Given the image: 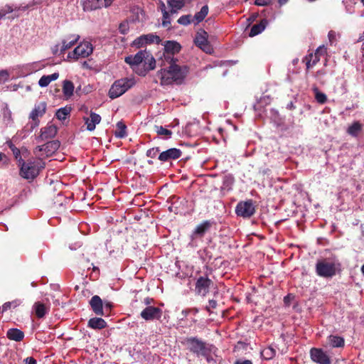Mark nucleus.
<instances>
[{
	"instance_id": "49530a36",
	"label": "nucleus",
	"mask_w": 364,
	"mask_h": 364,
	"mask_svg": "<svg viewBox=\"0 0 364 364\" xmlns=\"http://www.w3.org/2000/svg\"><path fill=\"white\" fill-rule=\"evenodd\" d=\"M113 307V304L110 301L103 302V311L105 313V316H107L111 311L112 308Z\"/></svg>"
},
{
	"instance_id": "052dcab7",
	"label": "nucleus",
	"mask_w": 364,
	"mask_h": 364,
	"mask_svg": "<svg viewBox=\"0 0 364 364\" xmlns=\"http://www.w3.org/2000/svg\"><path fill=\"white\" fill-rule=\"evenodd\" d=\"M8 159L6 156L2 153H0V161H3L4 164H8Z\"/></svg>"
},
{
	"instance_id": "a211bd4d",
	"label": "nucleus",
	"mask_w": 364,
	"mask_h": 364,
	"mask_svg": "<svg viewBox=\"0 0 364 364\" xmlns=\"http://www.w3.org/2000/svg\"><path fill=\"white\" fill-rule=\"evenodd\" d=\"M58 132V128L54 124H47L45 127L41 129V134L37 137L38 141H44L52 139L55 136Z\"/></svg>"
},
{
	"instance_id": "c03bdc74",
	"label": "nucleus",
	"mask_w": 364,
	"mask_h": 364,
	"mask_svg": "<svg viewBox=\"0 0 364 364\" xmlns=\"http://www.w3.org/2000/svg\"><path fill=\"white\" fill-rule=\"evenodd\" d=\"M145 37H143V35L136 38L133 42V46L136 48L142 47L143 46L147 44V41H144Z\"/></svg>"
},
{
	"instance_id": "f257e3e1",
	"label": "nucleus",
	"mask_w": 364,
	"mask_h": 364,
	"mask_svg": "<svg viewBox=\"0 0 364 364\" xmlns=\"http://www.w3.org/2000/svg\"><path fill=\"white\" fill-rule=\"evenodd\" d=\"M178 60L166 61L169 66L168 69L161 68L158 72V76L162 85H171L173 82L181 84L188 73L187 66H180L176 64Z\"/></svg>"
},
{
	"instance_id": "9d476101",
	"label": "nucleus",
	"mask_w": 364,
	"mask_h": 364,
	"mask_svg": "<svg viewBox=\"0 0 364 364\" xmlns=\"http://www.w3.org/2000/svg\"><path fill=\"white\" fill-rule=\"evenodd\" d=\"M255 212V208L252 200L239 202L235 208V213L237 216L242 218H250Z\"/></svg>"
},
{
	"instance_id": "c85d7f7f",
	"label": "nucleus",
	"mask_w": 364,
	"mask_h": 364,
	"mask_svg": "<svg viewBox=\"0 0 364 364\" xmlns=\"http://www.w3.org/2000/svg\"><path fill=\"white\" fill-rule=\"evenodd\" d=\"M58 77V73H54L49 75H43L38 81V85L41 87H45L48 86L50 83V82L57 80Z\"/></svg>"
},
{
	"instance_id": "4d7b16f0",
	"label": "nucleus",
	"mask_w": 364,
	"mask_h": 364,
	"mask_svg": "<svg viewBox=\"0 0 364 364\" xmlns=\"http://www.w3.org/2000/svg\"><path fill=\"white\" fill-rule=\"evenodd\" d=\"M106 220L108 223H110L112 225H117L118 220L117 219L115 222H114V218L112 216H107L106 217Z\"/></svg>"
},
{
	"instance_id": "4c0bfd02",
	"label": "nucleus",
	"mask_w": 364,
	"mask_h": 364,
	"mask_svg": "<svg viewBox=\"0 0 364 364\" xmlns=\"http://www.w3.org/2000/svg\"><path fill=\"white\" fill-rule=\"evenodd\" d=\"M313 91L315 93V98L318 103L324 104L326 102V95L324 93L319 92L317 87H313Z\"/></svg>"
},
{
	"instance_id": "338daca9",
	"label": "nucleus",
	"mask_w": 364,
	"mask_h": 364,
	"mask_svg": "<svg viewBox=\"0 0 364 364\" xmlns=\"http://www.w3.org/2000/svg\"><path fill=\"white\" fill-rule=\"evenodd\" d=\"M32 5L28 4L27 6L22 7L21 10L26 11V9H28ZM18 9L19 10V9H21V8L19 7V8H18Z\"/></svg>"
},
{
	"instance_id": "0e129e2a",
	"label": "nucleus",
	"mask_w": 364,
	"mask_h": 364,
	"mask_svg": "<svg viewBox=\"0 0 364 364\" xmlns=\"http://www.w3.org/2000/svg\"><path fill=\"white\" fill-rule=\"evenodd\" d=\"M328 38L330 41H331L335 38V33L333 31H329L328 33Z\"/></svg>"
},
{
	"instance_id": "5fc2aeb1",
	"label": "nucleus",
	"mask_w": 364,
	"mask_h": 364,
	"mask_svg": "<svg viewBox=\"0 0 364 364\" xmlns=\"http://www.w3.org/2000/svg\"><path fill=\"white\" fill-rule=\"evenodd\" d=\"M25 364H37V362L33 357H28L25 359Z\"/></svg>"
},
{
	"instance_id": "bb28decb",
	"label": "nucleus",
	"mask_w": 364,
	"mask_h": 364,
	"mask_svg": "<svg viewBox=\"0 0 364 364\" xmlns=\"http://www.w3.org/2000/svg\"><path fill=\"white\" fill-rule=\"evenodd\" d=\"M6 336L10 340L19 342L23 339L24 333L18 328H10L7 331Z\"/></svg>"
},
{
	"instance_id": "423d86ee",
	"label": "nucleus",
	"mask_w": 364,
	"mask_h": 364,
	"mask_svg": "<svg viewBox=\"0 0 364 364\" xmlns=\"http://www.w3.org/2000/svg\"><path fill=\"white\" fill-rule=\"evenodd\" d=\"M209 11V8L208 5H204L200 9V11L196 12L194 16L192 18V16L190 14L181 16L177 21V22L183 26H188L192 22L198 24L203 21L204 18L206 17Z\"/></svg>"
},
{
	"instance_id": "79ce46f5",
	"label": "nucleus",
	"mask_w": 364,
	"mask_h": 364,
	"mask_svg": "<svg viewBox=\"0 0 364 364\" xmlns=\"http://www.w3.org/2000/svg\"><path fill=\"white\" fill-rule=\"evenodd\" d=\"M161 11L163 13L162 25L164 27H168L171 24V21H169V13L166 11L165 5L164 3H162Z\"/></svg>"
},
{
	"instance_id": "aec40b11",
	"label": "nucleus",
	"mask_w": 364,
	"mask_h": 364,
	"mask_svg": "<svg viewBox=\"0 0 364 364\" xmlns=\"http://www.w3.org/2000/svg\"><path fill=\"white\" fill-rule=\"evenodd\" d=\"M182 152L176 148H171L161 152L159 156V160L161 161H168L170 160H176L181 156Z\"/></svg>"
},
{
	"instance_id": "7ed1b4c3",
	"label": "nucleus",
	"mask_w": 364,
	"mask_h": 364,
	"mask_svg": "<svg viewBox=\"0 0 364 364\" xmlns=\"http://www.w3.org/2000/svg\"><path fill=\"white\" fill-rule=\"evenodd\" d=\"M341 271L338 262H331L326 259L318 260L316 264V272L318 276L323 278H332Z\"/></svg>"
},
{
	"instance_id": "0eeeda50",
	"label": "nucleus",
	"mask_w": 364,
	"mask_h": 364,
	"mask_svg": "<svg viewBox=\"0 0 364 364\" xmlns=\"http://www.w3.org/2000/svg\"><path fill=\"white\" fill-rule=\"evenodd\" d=\"M93 47L91 43L84 41L80 43L72 53L68 55V58H73L77 60L79 58H87L92 53Z\"/></svg>"
},
{
	"instance_id": "6ab92c4d",
	"label": "nucleus",
	"mask_w": 364,
	"mask_h": 364,
	"mask_svg": "<svg viewBox=\"0 0 364 364\" xmlns=\"http://www.w3.org/2000/svg\"><path fill=\"white\" fill-rule=\"evenodd\" d=\"M144 62L145 68L140 69L139 71H136V73L140 76H145L148 71L152 70L156 68V60L153 57L152 54L148 50Z\"/></svg>"
},
{
	"instance_id": "a878e982",
	"label": "nucleus",
	"mask_w": 364,
	"mask_h": 364,
	"mask_svg": "<svg viewBox=\"0 0 364 364\" xmlns=\"http://www.w3.org/2000/svg\"><path fill=\"white\" fill-rule=\"evenodd\" d=\"M60 141L58 140H53L45 144L44 152L46 156H50L60 147Z\"/></svg>"
},
{
	"instance_id": "c756f323",
	"label": "nucleus",
	"mask_w": 364,
	"mask_h": 364,
	"mask_svg": "<svg viewBox=\"0 0 364 364\" xmlns=\"http://www.w3.org/2000/svg\"><path fill=\"white\" fill-rule=\"evenodd\" d=\"M363 126L358 122H354L347 129V133L354 137L358 136L359 133L362 131Z\"/></svg>"
},
{
	"instance_id": "c9c22d12",
	"label": "nucleus",
	"mask_w": 364,
	"mask_h": 364,
	"mask_svg": "<svg viewBox=\"0 0 364 364\" xmlns=\"http://www.w3.org/2000/svg\"><path fill=\"white\" fill-rule=\"evenodd\" d=\"M154 129L158 135L164 136L165 139H169L172 135V132L171 130L167 129L162 126L155 125Z\"/></svg>"
},
{
	"instance_id": "4be33fe9",
	"label": "nucleus",
	"mask_w": 364,
	"mask_h": 364,
	"mask_svg": "<svg viewBox=\"0 0 364 364\" xmlns=\"http://www.w3.org/2000/svg\"><path fill=\"white\" fill-rule=\"evenodd\" d=\"M80 39L77 34H70L66 36L65 39L62 41V46L60 47V55H64L65 52L77 43Z\"/></svg>"
},
{
	"instance_id": "6e6552de",
	"label": "nucleus",
	"mask_w": 364,
	"mask_h": 364,
	"mask_svg": "<svg viewBox=\"0 0 364 364\" xmlns=\"http://www.w3.org/2000/svg\"><path fill=\"white\" fill-rule=\"evenodd\" d=\"M114 0H80L84 11H92L102 7H109Z\"/></svg>"
},
{
	"instance_id": "2f4dec72",
	"label": "nucleus",
	"mask_w": 364,
	"mask_h": 364,
	"mask_svg": "<svg viewBox=\"0 0 364 364\" xmlns=\"http://www.w3.org/2000/svg\"><path fill=\"white\" fill-rule=\"evenodd\" d=\"M74 85L68 80H64L63 85V92L65 97H70L73 95Z\"/></svg>"
},
{
	"instance_id": "3c124183",
	"label": "nucleus",
	"mask_w": 364,
	"mask_h": 364,
	"mask_svg": "<svg viewBox=\"0 0 364 364\" xmlns=\"http://www.w3.org/2000/svg\"><path fill=\"white\" fill-rule=\"evenodd\" d=\"M209 306L205 307V309L210 312V309H215L217 306V301L214 299H210L208 301Z\"/></svg>"
},
{
	"instance_id": "de8ad7c7",
	"label": "nucleus",
	"mask_w": 364,
	"mask_h": 364,
	"mask_svg": "<svg viewBox=\"0 0 364 364\" xmlns=\"http://www.w3.org/2000/svg\"><path fill=\"white\" fill-rule=\"evenodd\" d=\"M272 0H255L254 4L259 6H265L271 4Z\"/></svg>"
},
{
	"instance_id": "ea45409f",
	"label": "nucleus",
	"mask_w": 364,
	"mask_h": 364,
	"mask_svg": "<svg viewBox=\"0 0 364 364\" xmlns=\"http://www.w3.org/2000/svg\"><path fill=\"white\" fill-rule=\"evenodd\" d=\"M6 144L11 150L15 159L18 161V159L21 158V151L17 147H16V146L12 143L11 141H8L6 142Z\"/></svg>"
},
{
	"instance_id": "ddd939ff",
	"label": "nucleus",
	"mask_w": 364,
	"mask_h": 364,
	"mask_svg": "<svg viewBox=\"0 0 364 364\" xmlns=\"http://www.w3.org/2000/svg\"><path fill=\"white\" fill-rule=\"evenodd\" d=\"M326 53V49L325 47L319 46L315 51V53H311L309 55H306L303 60V62H305L306 70H309L311 68L314 67L316 65V63L320 60L321 55H325Z\"/></svg>"
},
{
	"instance_id": "dca6fc26",
	"label": "nucleus",
	"mask_w": 364,
	"mask_h": 364,
	"mask_svg": "<svg viewBox=\"0 0 364 364\" xmlns=\"http://www.w3.org/2000/svg\"><path fill=\"white\" fill-rule=\"evenodd\" d=\"M162 314V310L160 308L149 306L141 312L140 315L145 321H153L159 320Z\"/></svg>"
},
{
	"instance_id": "e433bc0d",
	"label": "nucleus",
	"mask_w": 364,
	"mask_h": 364,
	"mask_svg": "<svg viewBox=\"0 0 364 364\" xmlns=\"http://www.w3.org/2000/svg\"><path fill=\"white\" fill-rule=\"evenodd\" d=\"M70 112V107H63L58 109L55 112V117L59 120H64L69 116Z\"/></svg>"
},
{
	"instance_id": "a18cd8bd",
	"label": "nucleus",
	"mask_w": 364,
	"mask_h": 364,
	"mask_svg": "<svg viewBox=\"0 0 364 364\" xmlns=\"http://www.w3.org/2000/svg\"><path fill=\"white\" fill-rule=\"evenodd\" d=\"M159 151L160 149L159 147L149 149L146 151V156L150 158H155Z\"/></svg>"
},
{
	"instance_id": "8fccbe9b",
	"label": "nucleus",
	"mask_w": 364,
	"mask_h": 364,
	"mask_svg": "<svg viewBox=\"0 0 364 364\" xmlns=\"http://www.w3.org/2000/svg\"><path fill=\"white\" fill-rule=\"evenodd\" d=\"M234 182V178L232 176L230 175H228V176H225L223 178V185L224 186H229V185H232Z\"/></svg>"
},
{
	"instance_id": "e2e57ef3",
	"label": "nucleus",
	"mask_w": 364,
	"mask_h": 364,
	"mask_svg": "<svg viewBox=\"0 0 364 364\" xmlns=\"http://www.w3.org/2000/svg\"><path fill=\"white\" fill-rule=\"evenodd\" d=\"M326 74V72L324 70H318L316 74H315V77H319V76H321V75H324Z\"/></svg>"
},
{
	"instance_id": "5701e85b",
	"label": "nucleus",
	"mask_w": 364,
	"mask_h": 364,
	"mask_svg": "<svg viewBox=\"0 0 364 364\" xmlns=\"http://www.w3.org/2000/svg\"><path fill=\"white\" fill-rule=\"evenodd\" d=\"M85 124L88 131H94L96 125L101 121V117L95 112H91L89 117H84Z\"/></svg>"
},
{
	"instance_id": "cd10ccee",
	"label": "nucleus",
	"mask_w": 364,
	"mask_h": 364,
	"mask_svg": "<svg viewBox=\"0 0 364 364\" xmlns=\"http://www.w3.org/2000/svg\"><path fill=\"white\" fill-rule=\"evenodd\" d=\"M36 316L41 318L48 312L49 308L41 302H36L33 305Z\"/></svg>"
},
{
	"instance_id": "58836bf2",
	"label": "nucleus",
	"mask_w": 364,
	"mask_h": 364,
	"mask_svg": "<svg viewBox=\"0 0 364 364\" xmlns=\"http://www.w3.org/2000/svg\"><path fill=\"white\" fill-rule=\"evenodd\" d=\"M22 303L21 299H15L12 301H8L3 304V311H8L9 309H11V308L15 309L17 306H20Z\"/></svg>"
},
{
	"instance_id": "864d4df0",
	"label": "nucleus",
	"mask_w": 364,
	"mask_h": 364,
	"mask_svg": "<svg viewBox=\"0 0 364 364\" xmlns=\"http://www.w3.org/2000/svg\"><path fill=\"white\" fill-rule=\"evenodd\" d=\"M60 48L59 49V45H55L53 48H52V53L53 55H60Z\"/></svg>"
},
{
	"instance_id": "37998d69",
	"label": "nucleus",
	"mask_w": 364,
	"mask_h": 364,
	"mask_svg": "<svg viewBox=\"0 0 364 364\" xmlns=\"http://www.w3.org/2000/svg\"><path fill=\"white\" fill-rule=\"evenodd\" d=\"M16 9L17 8L13 9L11 6L6 5L0 9V19L5 17L7 14H10Z\"/></svg>"
},
{
	"instance_id": "774afa93",
	"label": "nucleus",
	"mask_w": 364,
	"mask_h": 364,
	"mask_svg": "<svg viewBox=\"0 0 364 364\" xmlns=\"http://www.w3.org/2000/svg\"><path fill=\"white\" fill-rule=\"evenodd\" d=\"M361 272L364 275V264L361 267Z\"/></svg>"
},
{
	"instance_id": "b1692460",
	"label": "nucleus",
	"mask_w": 364,
	"mask_h": 364,
	"mask_svg": "<svg viewBox=\"0 0 364 364\" xmlns=\"http://www.w3.org/2000/svg\"><path fill=\"white\" fill-rule=\"evenodd\" d=\"M268 21L266 18H262L259 23L254 24L249 33V36L253 37L261 33L266 28Z\"/></svg>"
},
{
	"instance_id": "2eb2a0df",
	"label": "nucleus",
	"mask_w": 364,
	"mask_h": 364,
	"mask_svg": "<svg viewBox=\"0 0 364 364\" xmlns=\"http://www.w3.org/2000/svg\"><path fill=\"white\" fill-rule=\"evenodd\" d=\"M146 52V50H139L134 55H129L125 57L124 61L126 63L131 66L135 73L136 71H139L140 69H136V67H138L142 62L144 61Z\"/></svg>"
},
{
	"instance_id": "bf43d9fd",
	"label": "nucleus",
	"mask_w": 364,
	"mask_h": 364,
	"mask_svg": "<svg viewBox=\"0 0 364 364\" xmlns=\"http://www.w3.org/2000/svg\"><path fill=\"white\" fill-rule=\"evenodd\" d=\"M168 210L170 212H173L176 214L178 213V208L177 206H175L173 204L168 207Z\"/></svg>"
},
{
	"instance_id": "603ef678",
	"label": "nucleus",
	"mask_w": 364,
	"mask_h": 364,
	"mask_svg": "<svg viewBox=\"0 0 364 364\" xmlns=\"http://www.w3.org/2000/svg\"><path fill=\"white\" fill-rule=\"evenodd\" d=\"M205 230V229H196V230L194 231L193 235L195 237H197V236L201 237L203 235Z\"/></svg>"
},
{
	"instance_id": "69168bd1",
	"label": "nucleus",
	"mask_w": 364,
	"mask_h": 364,
	"mask_svg": "<svg viewBox=\"0 0 364 364\" xmlns=\"http://www.w3.org/2000/svg\"><path fill=\"white\" fill-rule=\"evenodd\" d=\"M289 0H278V3L280 6H282L288 2Z\"/></svg>"
},
{
	"instance_id": "4468645a",
	"label": "nucleus",
	"mask_w": 364,
	"mask_h": 364,
	"mask_svg": "<svg viewBox=\"0 0 364 364\" xmlns=\"http://www.w3.org/2000/svg\"><path fill=\"white\" fill-rule=\"evenodd\" d=\"M208 33L204 30H200L196 33L194 39L195 44L206 53H211L213 48L208 41Z\"/></svg>"
},
{
	"instance_id": "f3484780",
	"label": "nucleus",
	"mask_w": 364,
	"mask_h": 364,
	"mask_svg": "<svg viewBox=\"0 0 364 364\" xmlns=\"http://www.w3.org/2000/svg\"><path fill=\"white\" fill-rule=\"evenodd\" d=\"M310 355L311 360L318 364H331L329 356L321 348H311Z\"/></svg>"
},
{
	"instance_id": "f03ea898",
	"label": "nucleus",
	"mask_w": 364,
	"mask_h": 364,
	"mask_svg": "<svg viewBox=\"0 0 364 364\" xmlns=\"http://www.w3.org/2000/svg\"><path fill=\"white\" fill-rule=\"evenodd\" d=\"M20 175L26 179H33L38 174L44 166L40 160H28L26 162L22 158L18 159Z\"/></svg>"
},
{
	"instance_id": "a19ab883",
	"label": "nucleus",
	"mask_w": 364,
	"mask_h": 364,
	"mask_svg": "<svg viewBox=\"0 0 364 364\" xmlns=\"http://www.w3.org/2000/svg\"><path fill=\"white\" fill-rule=\"evenodd\" d=\"M143 37H145L144 41H147V44L148 43H152L154 41L157 44H159L161 43V38H160V37L159 36L154 35L152 33H149V34H147V35H143Z\"/></svg>"
},
{
	"instance_id": "f704fd0d",
	"label": "nucleus",
	"mask_w": 364,
	"mask_h": 364,
	"mask_svg": "<svg viewBox=\"0 0 364 364\" xmlns=\"http://www.w3.org/2000/svg\"><path fill=\"white\" fill-rule=\"evenodd\" d=\"M329 343L333 348H340L344 346V339L337 336H330Z\"/></svg>"
},
{
	"instance_id": "473e14b6",
	"label": "nucleus",
	"mask_w": 364,
	"mask_h": 364,
	"mask_svg": "<svg viewBox=\"0 0 364 364\" xmlns=\"http://www.w3.org/2000/svg\"><path fill=\"white\" fill-rule=\"evenodd\" d=\"M116 127L117 128L114 132L115 136L117 138H124L127 135V126L125 124L122 122H118Z\"/></svg>"
},
{
	"instance_id": "7c9ffc66",
	"label": "nucleus",
	"mask_w": 364,
	"mask_h": 364,
	"mask_svg": "<svg viewBox=\"0 0 364 364\" xmlns=\"http://www.w3.org/2000/svg\"><path fill=\"white\" fill-rule=\"evenodd\" d=\"M168 4L171 8V14L176 13L178 10L181 9L186 4L185 0H169Z\"/></svg>"
},
{
	"instance_id": "1a4fd4ad",
	"label": "nucleus",
	"mask_w": 364,
	"mask_h": 364,
	"mask_svg": "<svg viewBox=\"0 0 364 364\" xmlns=\"http://www.w3.org/2000/svg\"><path fill=\"white\" fill-rule=\"evenodd\" d=\"M47 105L46 102H41L35 105L34 108L30 113L29 118L32 119L31 129H34L38 127L40 120L38 117H42L46 112Z\"/></svg>"
},
{
	"instance_id": "09e8293b",
	"label": "nucleus",
	"mask_w": 364,
	"mask_h": 364,
	"mask_svg": "<svg viewBox=\"0 0 364 364\" xmlns=\"http://www.w3.org/2000/svg\"><path fill=\"white\" fill-rule=\"evenodd\" d=\"M9 77V74L6 70H1L0 71V84L5 82L8 80Z\"/></svg>"
},
{
	"instance_id": "20e7f679",
	"label": "nucleus",
	"mask_w": 364,
	"mask_h": 364,
	"mask_svg": "<svg viewBox=\"0 0 364 364\" xmlns=\"http://www.w3.org/2000/svg\"><path fill=\"white\" fill-rule=\"evenodd\" d=\"M183 343L187 346L191 352L196 354L198 356L201 355L208 358L210 354L209 346L196 337L186 338Z\"/></svg>"
},
{
	"instance_id": "f8f14e48",
	"label": "nucleus",
	"mask_w": 364,
	"mask_h": 364,
	"mask_svg": "<svg viewBox=\"0 0 364 364\" xmlns=\"http://www.w3.org/2000/svg\"><path fill=\"white\" fill-rule=\"evenodd\" d=\"M213 285V282L206 275L200 276L196 280L195 291L197 294L205 296L209 292L210 288Z\"/></svg>"
},
{
	"instance_id": "393cba45",
	"label": "nucleus",
	"mask_w": 364,
	"mask_h": 364,
	"mask_svg": "<svg viewBox=\"0 0 364 364\" xmlns=\"http://www.w3.org/2000/svg\"><path fill=\"white\" fill-rule=\"evenodd\" d=\"M87 326L95 330H101L107 326V322L102 318L95 317L88 321Z\"/></svg>"
},
{
	"instance_id": "680f3d73",
	"label": "nucleus",
	"mask_w": 364,
	"mask_h": 364,
	"mask_svg": "<svg viewBox=\"0 0 364 364\" xmlns=\"http://www.w3.org/2000/svg\"><path fill=\"white\" fill-rule=\"evenodd\" d=\"M43 147H45V144L41 145V146H38L35 149L34 153L36 154L37 151H39V152L44 151V149H43Z\"/></svg>"
},
{
	"instance_id": "72a5a7b5",
	"label": "nucleus",
	"mask_w": 364,
	"mask_h": 364,
	"mask_svg": "<svg viewBox=\"0 0 364 364\" xmlns=\"http://www.w3.org/2000/svg\"><path fill=\"white\" fill-rule=\"evenodd\" d=\"M276 355V350L272 346H268L261 351L262 357L265 360H270Z\"/></svg>"
},
{
	"instance_id": "9b49d317",
	"label": "nucleus",
	"mask_w": 364,
	"mask_h": 364,
	"mask_svg": "<svg viewBox=\"0 0 364 364\" xmlns=\"http://www.w3.org/2000/svg\"><path fill=\"white\" fill-rule=\"evenodd\" d=\"M181 49V45L176 41H166L164 43V58L165 61L178 60L173 57L174 54L178 53Z\"/></svg>"
},
{
	"instance_id": "412c9836",
	"label": "nucleus",
	"mask_w": 364,
	"mask_h": 364,
	"mask_svg": "<svg viewBox=\"0 0 364 364\" xmlns=\"http://www.w3.org/2000/svg\"><path fill=\"white\" fill-rule=\"evenodd\" d=\"M89 304L91 307V309L96 315H105V313L103 311V301L99 296H93L90 300Z\"/></svg>"
},
{
	"instance_id": "6e6d98bb",
	"label": "nucleus",
	"mask_w": 364,
	"mask_h": 364,
	"mask_svg": "<svg viewBox=\"0 0 364 364\" xmlns=\"http://www.w3.org/2000/svg\"><path fill=\"white\" fill-rule=\"evenodd\" d=\"M119 31L122 34H125L127 33V24L121 23L119 27Z\"/></svg>"
},
{
	"instance_id": "39448f33",
	"label": "nucleus",
	"mask_w": 364,
	"mask_h": 364,
	"mask_svg": "<svg viewBox=\"0 0 364 364\" xmlns=\"http://www.w3.org/2000/svg\"><path fill=\"white\" fill-rule=\"evenodd\" d=\"M135 84L134 78L124 77L116 80L111 86L108 95L111 99H115L125 93Z\"/></svg>"
},
{
	"instance_id": "13d9d810",
	"label": "nucleus",
	"mask_w": 364,
	"mask_h": 364,
	"mask_svg": "<svg viewBox=\"0 0 364 364\" xmlns=\"http://www.w3.org/2000/svg\"><path fill=\"white\" fill-rule=\"evenodd\" d=\"M235 364H252V363L250 360H237Z\"/></svg>"
}]
</instances>
